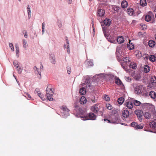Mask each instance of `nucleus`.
Returning <instances> with one entry per match:
<instances>
[{
    "label": "nucleus",
    "instance_id": "obj_1",
    "mask_svg": "<svg viewBox=\"0 0 156 156\" xmlns=\"http://www.w3.org/2000/svg\"><path fill=\"white\" fill-rule=\"evenodd\" d=\"M143 88V86L140 85H137L134 88V92L135 94H141V91Z\"/></svg>",
    "mask_w": 156,
    "mask_h": 156
},
{
    "label": "nucleus",
    "instance_id": "obj_2",
    "mask_svg": "<svg viewBox=\"0 0 156 156\" xmlns=\"http://www.w3.org/2000/svg\"><path fill=\"white\" fill-rule=\"evenodd\" d=\"M134 113L137 115L138 119L140 122H142L143 120V115H144L143 111L140 110H136L135 111Z\"/></svg>",
    "mask_w": 156,
    "mask_h": 156
},
{
    "label": "nucleus",
    "instance_id": "obj_3",
    "mask_svg": "<svg viewBox=\"0 0 156 156\" xmlns=\"http://www.w3.org/2000/svg\"><path fill=\"white\" fill-rule=\"evenodd\" d=\"M47 92H49V90L51 91L50 93L51 94H49L48 93H47L46 94V96L47 98V99L49 101H52L53 100V98H52V93H53V91L52 90V89L49 88L46 90Z\"/></svg>",
    "mask_w": 156,
    "mask_h": 156
},
{
    "label": "nucleus",
    "instance_id": "obj_4",
    "mask_svg": "<svg viewBox=\"0 0 156 156\" xmlns=\"http://www.w3.org/2000/svg\"><path fill=\"white\" fill-rule=\"evenodd\" d=\"M133 102L130 100H127L125 104V105L129 108L131 109L133 108Z\"/></svg>",
    "mask_w": 156,
    "mask_h": 156
},
{
    "label": "nucleus",
    "instance_id": "obj_5",
    "mask_svg": "<svg viewBox=\"0 0 156 156\" xmlns=\"http://www.w3.org/2000/svg\"><path fill=\"white\" fill-rule=\"evenodd\" d=\"M99 104L98 103H97L92 106L91 108V110L95 113L98 112L99 110V108L98 107Z\"/></svg>",
    "mask_w": 156,
    "mask_h": 156
},
{
    "label": "nucleus",
    "instance_id": "obj_6",
    "mask_svg": "<svg viewBox=\"0 0 156 156\" xmlns=\"http://www.w3.org/2000/svg\"><path fill=\"white\" fill-rule=\"evenodd\" d=\"M96 118V116L94 113L90 112L88 114V120H94Z\"/></svg>",
    "mask_w": 156,
    "mask_h": 156
},
{
    "label": "nucleus",
    "instance_id": "obj_7",
    "mask_svg": "<svg viewBox=\"0 0 156 156\" xmlns=\"http://www.w3.org/2000/svg\"><path fill=\"white\" fill-rule=\"evenodd\" d=\"M105 13L104 10L102 9H99L98 10L97 15L100 17L103 16H104Z\"/></svg>",
    "mask_w": 156,
    "mask_h": 156
},
{
    "label": "nucleus",
    "instance_id": "obj_8",
    "mask_svg": "<svg viewBox=\"0 0 156 156\" xmlns=\"http://www.w3.org/2000/svg\"><path fill=\"white\" fill-rule=\"evenodd\" d=\"M129 115V112L127 110H124L122 112L123 117L124 118L128 117Z\"/></svg>",
    "mask_w": 156,
    "mask_h": 156
},
{
    "label": "nucleus",
    "instance_id": "obj_9",
    "mask_svg": "<svg viewBox=\"0 0 156 156\" xmlns=\"http://www.w3.org/2000/svg\"><path fill=\"white\" fill-rule=\"evenodd\" d=\"M117 42L119 44L122 43L124 42V40L123 37L122 36H119L117 38Z\"/></svg>",
    "mask_w": 156,
    "mask_h": 156
},
{
    "label": "nucleus",
    "instance_id": "obj_10",
    "mask_svg": "<svg viewBox=\"0 0 156 156\" xmlns=\"http://www.w3.org/2000/svg\"><path fill=\"white\" fill-rule=\"evenodd\" d=\"M80 103L81 104H84L86 103L87 100L84 96H82L80 98Z\"/></svg>",
    "mask_w": 156,
    "mask_h": 156
},
{
    "label": "nucleus",
    "instance_id": "obj_11",
    "mask_svg": "<svg viewBox=\"0 0 156 156\" xmlns=\"http://www.w3.org/2000/svg\"><path fill=\"white\" fill-rule=\"evenodd\" d=\"M129 44H127V48L130 50L133 49L134 47V44L133 43L130 42L131 41L130 40H129Z\"/></svg>",
    "mask_w": 156,
    "mask_h": 156
},
{
    "label": "nucleus",
    "instance_id": "obj_12",
    "mask_svg": "<svg viewBox=\"0 0 156 156\" xmlns=\"http://www.w3.org/2000/svg\"><path fill=\"white\" fill-rule=\"evenodd\" d=\"M104 24L107 26H109L111 23V21L110 19H105L104 21Z\"/></svg>",
    "mask_w": 156,
    "mask_h": 156
},
{
    "label": "nucleus",
    "instance_id": "obj_13",
    "mask_svg": "<svg viewBox=\"0 0 156 156\" xmlns=\"http://www.w3.org/2000/svg\"><path fill=\"white\" fill-rule=\"evenodd\" d=\"M149 126L151 128L155 129L156 127V122L153 121L150 122Z\"/></svg>",
    "mask_w": 156,
    "mask_h": 156
},
{
    "label": "nucleus",
    "instance_id": "obj_14",
    "mask_svg": "<svg viewBox=\"0 0 156 156\" xmlns=\"http://www.w3.org/2000/svg\"><path fill=\"white\" fill-rule=\"evenodd\" d=\"M144 115L145 119H151V114L148 112H145L144 114Z\"/></svg>",
    "mask_w": 156,
    "mask_h": 156
},
{
    "label": "nucleus",
    "instance_id": "obj_15",
    "mask_svg": "<svg viewBox=\"0 0 156 156\" xmlns=\"http://www.w3.org/2000/svg\"><path fill=\"white\" fill-rule=\"evenodd\" d=\"M86 92L85 88L84 87H82L81 88L79 91L80 94L81 95H84Z\"/></svg>",
    "mask_w": 156,
    "mask_h": 156
},
{
    "label": "nucleus",
    "instance_id": "obj_16",
    "mask_svg": "<svg viewBox=\"0 0 156 156\" xmlns=\"http://www.w3.org/2000/svg\"><path fill=\"white\" fill-rule=\"evenodd\" d=\"M150 97L152 98L155 99L156 98V94L154 91H151L149 94Z\"/></svg>",
    "mask_w": 156,
    "mask_h": 156
},
{
    "label": "nucleus",
    "instance_id": "obj_17",
    "mask_svg": "<svg viewBox=\"0 0 156 156\" xmlns=\"http://www.w3.org/2000/svg\"><path fill=\"white\" fill-rule=\"evenodd\" d=\"M115 83L118 85H120L121 87L123 86V84L122 83L121 80L119 78H117L115 80Z\"/></svg>",
    "mask_w": 156,
    "mask_h": 156
},
{
    "label": "nucleus",
    "instance_id": "obj_18",
    "mask_svg": "<svg viewBox=\"0 0 156 156\" xmlns=\"http://www.w3.org/2000/svg\"><path fill=\"white\" fill-rule=\"evenodd\" d=\"M128 5V3L126 1H123L121 4V6L122 8H126Z\"/></svg>",
    "mask_w": 156,
    "mask_h": 156
},
{
    "label": "nucleus",
    "instance_id": "obj_19",
    "mask_svg": "<svg viewBox=\"0 0 156 156\" xmlns=\"http://www.w3.org/2000/svg\"><path fill=\"white\" fill-rule=\"evenodd\" d=\"M136 53V56L137 58H140L142 56V54L140 51H137Z\"/></svg>",
    "mask_w": 156,
    "mask_h": 156
},
{
    "label": "nucleus",
    "instance_id": "obj_20",
    "mask_svg": "<svg viewBox=\"0 0 156 156\" xmlns=\"http://www.w3.org/2000/svg\"><path fill=\"white\" fill-rule=\"evenodd\" d=\"M155 44V42L152 40H150L148 42V45L151 47H153Z\"/></svg>",
    "mask_w": 156,
    "mask_h": 156
},
{
    "label": "nucleus",
    "instance_id": "obj_21",
    "mask_svg": "<svg viewBox=\"0 0 156 156\" xmlns=\"http://www.w3.org/2000/svg\"><path fill=\"white\" fill-rule=\"evenodd\" d=\"M106 108L109 110H112L113 109V107L111 104L107 103L106 104Z\"/></svg>",
    "mask_w": 156,
    "mask_h": 156
},
{
    "label": "nucleus",
    "instance_id": "obj_22",
    "mask_svg": "<svg viewBox=\"0 0 156 156\" xmlns=\"http://www.w3.org/2000/svg\"><path fill=\"white\" fill-rule=\"evenodd\" d=\"M127 12L129 15L132 16L133 13V10L132 8L129 9H127Z\"/></svg>",
    "mask_w": 156,
    "mask_h": 156
},
{
    "label": "nucleus",
    "instance_id": "obj_23",
    "mask_svg": "<svg viewBox=\"0 0 156 156\" xmlns=\"http://www.w3.org/2000/svg\"><path fill=\"white\" fill-rule=\"evenodd\" d=\"M152 17L151 16L149 15H147L146 16L145 18V20L147 22H149L151 20Z\"/></svg>",
    "mask_w": 156,
    "mask_h": 156
},
{
    "label": "nucleus",
    "instance_id": "obj_24",
    "mask_svg": "<svg viewBox=\"0 0 156 156\" xmlns=\"http://www.w3.org/2000/svg\"><path fill=\"white\" fill-rule=\"evenodd\" d=\"M23 96L25 97H26L28 100H30L31 99H32V98L31 97L30 95L27 92H25L24 93Z\"/></svg>",
    "mask_w": 156,
    "mask_h": 156
},
{
    "label": "nucleus",
    "instance_id": "obj_25",
    "mask_svg": "<svg viewBox=\"0 0 156 156\" xmlns=\"http://www.w3.org/2000/svg\"><path fill=\"white\" fill-rule=\"evenodd\" d=\"M150 70V68L149 66L146 65L144 67V72L145 73H147Z\"/></svg>",
    "mask_w": 156,
    "mask_h": 156
},
{
    "label": "nucleus",
    "instance_id": "obj_26",
    "mask_svg": "<svg viewBox=\"0 0 156 156\" xmlns=\"http://www.w3.org/2000/svg\"><path fill=\"white\" fill-rule=\"evenodd\" d=\"M136 65L135 63L131 62L129 65V67L133 69H135L136 68Z\"/></svg>",
    "mask_w": 156,
    "mask_h": 156
},
{
    "label": "nucleus",
    "instance_id": "obj_27",
    "mask_svg": "<svg viewBox=\"0 0 156 156\" xmlns=\"http://www.w3.org/2000/svg\"><path fill=\"white\" fill-rule=\"evenodd\" d=\"M124 101V99L122 97L119 98L118 100V103L120 105H122Z\"/></svg>",
    "mask_w": 156,
    "mask_h": 156
},
{
    "label": "nucleus",
    "instance_id": "obj_28",
    "mask_svg": "<svg viewBox=\"0 0 156 156\" xmlns=\"http://www.w3.org/2000/svg\"><path fill=\"white\" fill-rule=\"evenodd\" d=\"M144 127V125L143 124H141L138 125L137 124L136 126V129H142Z\"/></svg>",
    "mask_w": 156,
    "mask_h": 156
},
{
    "label": "nucleus",
    "instance_id": "obj_29",
    "mask_svg": "<svg viewBox=\"0 0 156 156\" xmlns=\"http://www.w3.org/2000/svg\"><path fill=\"white\" fill-rule=\"evenodd\" d=\"M142 94L143 95H145V96H147L148 95V93L146 91V87H144L143 88V90L141 91V94Z\"/></svg>",
    "mask_w": 156,
    "mask_h": 156
},
{
    "label": "nucleus",
    "instance_id": "obj_30",
    "mask_svg": "<svg viewBox=\"0 0 156 156\" xmlns=\"http://www.w3.org/2000/svg\"><path fill=\"white\" fill-rule=\"evenodd\" d=\"M50 58L51 60V62L53 64H55V58L54 55L51 56L50 57Z\"/></svg>",
    "mask_w": 156,
    "mask_h": 156
},
{
    "label": "nucleus",
    "instance_id": "obj_31",
    "mask_svg": "<svg viewBox=\"0 0 156 156\" xmlns=\"http://www.w3.org/2000/svg\"><path fill=\"white\" fill-rule=\"evenodd\" d=\"M103 98L106 101H110V98L108 95L106 94H104L103 95Z\"/></svg>",
    "mask_w": 156,
    "mask_h": 156
},
{
    "label": "nucleus",
    "instance_id": "obj_32",
    "mask_svg": "<svg viewBox=\"0 0 156 156\" xmlns=\"http://www.w3.org/2000/svg\"><path fill=\"white\" fill-rule=\"evenodd\" d=\"M140 4L142 6H145L147 5V2L146 0H140Z\"/></svg>",
    "mask_w": 156,
    "mask_h": 156
},
{
    "label": "nucleus",
    "instance_id": "obj_33",
    "mask_svg": "<svg viewBox=\"0 0 156 156\" xmlns=\"http://www.w3.org/2000/svg\"><path fill=\"white\" fill-rule=\"evenodd\" d=\"M149 59L152 62H154L156 60V58L154 55H151L149 58Z\"/></svg>",
    "mask_w": 156,
    "mask_h": 156
},
{
    "label": "nucleus",
    "instance_id": "obj_34",
    "mask_svg": "<svg viewBox=\"0 0 156 156\" xmlns=\"http://www.w3.org/2000/svg\"><path fill=\"white\" fill-rule=\"evenodd\" d=\"M90 100L93 103H94L97 102V100L95 99V98L94 96H92L90 98Z\"/></svg>",
    "mask_w": 156,
    "mask_h": 156
},
{
    "label": "nucleus",
    "instance_id": "obj_35",
    "mask_svg": "<svg viewBox=\"0 0 156 156\" xmlns=\"http://www.w3.org/2000/svg\"><path fill=\"white\" fill-rule=\"evenodd\" d=\"M133 102V104L136 106H139L140 104V102L136 100H135Z\"/></svg>",
    "mask_w": 156,
    "mask_h": 156
},
{
    "label": "nucleus",
    "instance_id": "obj_36",
    "mask_svg": "<svg viewBox=\"0 0 156 156\" xmlns=\"http://www.w3.org/2000/svg\"><path fill=\"white\" fill-rule=\"evenodd\" d=\"M151 81L152 83H156V77L154 76L151 77Z\"/></svg>",
    "mask_w": 156,
    "mask_h": 156
},
{
    "label": "nucleus",
    "instance_id": "obj_37",
    "mask_svg": "<svg viewBox=\"0 0 156 156\" xmlns=\"http://www.w3.org/2000/svg\"><path fill=\"white\" fill-rule=\"evenodd\" d=\"M37 95L42 100H44V95L42 94L41 93H38Z\"/></svg>",
    "mask_w": 156,
    "mask_h": 156
},
{
    "label": "nucleus",
    "instance_id": "obj_38",
    "mask_svg": "<svg viewBox=\"0 0 156 156\" xmlns=\"http://www.w3.org/2000/svg\"><path fill=\"white\" fill-rule=\"evenodd\" d=\"M23 46L24 48H26L27 47V45L26 42V40L25 39H23Z\"/></svg>",
    "mask_w": 156,
    "mask_h": 156
},
{
    "label": "nucleus",
    "instance_id": "obj_39",
    "mask_svg": "<svg viewBox=\"0 0 156 156\" xmlns=\"http://www.w3.org/2000/svg\"><path fill=\"white\" fill-rule=\"evenodd\" d=\"M34 69L35 71V73L37 74H39V75L41 76V73L39 72L37 70V68L36 66H34Z\"/></svg>",
    "mask_w": 156,
    "mask_h": 156
},
{
    "label": "nucleus",
    "instance_id": "obj_40",
    "mask_svg": "<svg viewBox=\"0 0 156 156\" xmlns=\"http://www.w3.org/2000/svg\"><path fill=\"white\" fill-rule=\"evenodd\" d=\"M141 28L143 30L146 29L147 28V26L144 24H140Z\"/></svg>",
    "mask_w": 156,
    "mask_h": 156
},
{
    "label": "nucleus",
    "instance_id": "obj_41",
    "mask_svg": "<svg viewBox=\"0 0 156 156\" xmlns=\"http://www.w3.org/2000/svg\"><path fill=\"white\" fill-rule=\"evenodd\" d=\"M67 43V51L68 53H70V50H69V41H68V39H66Z\"/></svg>",
    "mask_w": 156,
    "mask_h": 156
},
{
    "label": "nucleus",
    "instance_id": "obj_42",
    "mask_svg": "<svg viewBox=\"0 0 156 156\" xmlns=\"http://www.w3.org/2000/svg\"><path fill=\"white\" fill-rule=\"evenodd\" d=\"M108 39V41H109L111 43H114L115 42V41L112 38H110V37H109L108 38V39Z\"/></svg>",
    "mask_w": 156,
    "mask_h": 156
},
{
    "label": "nucleus",
    "instance_id": "obj_43",
    "mask_svg": "<svg viewBox=\"0 0 156 156\" xmlns=\"http://www.w3.org/2000/svg\"><path fill=\"white\" fill-rule=\"evenodd\" d=\"M81 118L83 120H88V116L87 115L86 116L83 115L81 116Z\"/></svg>",
    "mask_w": 156,
    "mask_h": 156
},
{
    "label": "nucleus",
    "instance_id": "obj_44",
    "mask_svg": "<svg viewBox=\"0 0 156 156\" xmlns=\"http://www.w3.org/2000/svg\"><path fill=\"white\" fill-rule=\"evenodd\" d=\"M137 124V123L135 122H133L131 123V126L132 127H134L136 129V126Z\"/></svg>",
    "mask_w": 156,
    "mask_h": 156
},
{
    "label": "nucleus",
    "instance_id": "obj_45",
    "mask_svg": "<svg viewBox=\"0 0 156 156\" xmlns=\"http://www.w3.org/2000/svg\"><path fill=\"white\" fill-rule=\"evenodd\" d=\"M104 34L105 37L107 39L109 37V34L108 33H107L106 31H104Z\"/></svg>",
    "mask_w": 156,
    "mask_h": 156
},
{
    "label": "nucleus",
    "instance_id": "obj_46",
    "mask_svg": "<svg viewBox=\"0 0 156 156\" xmlns=\"http://www.w3.org/2000/svg\"><path fill=\"white\" fill-rule=\"evenodd\" d=\"M27 10L28 16H29L30 15L31 11L30 10V8L29 7V5H28L27 6Z\"/></svg>",
    "mask_w": 156,
    "mask_h": 156
},
{
    "label": "nucleus",
    "instance_id": "obj_47",
    "mask_svg": "<svg viewBox=\"0 0 156 156\" xmlns=\"http://www.w3.org/2000/svg\"><path fill=\"white\" fill-rule=\"evenodd\" d=\"M16 49V54L17 55V54L19 53V48L18 46L17 45H16L15 46Z\"/></svg>",
    "mask_w": 156,
    "mask_h": 156
},
{
    "label": "nucleus",
    "instance_id": "obj_48",
    "mask_svg": "<svg viewBox=\"0 0 156 156\" xmlns=\"http://www.w3.org/2000/svg\"><path fill=\"white\" fill-rule=\"evenodd\" d=\"M94 64L92 60H90L88 61V66H92Z\"/></svg>",
    "mask_w": 156,
    "mask_h": 156
},
{
    "label": "nucleus",
    "instance_id": "obj_49",
    "mask_svg": "<svg viewBox=\"0 0 156 156\" xmlns=\"http://www.w3.org/2000/svg\"><path fill=\"white\" fill-rule=\"evenodd\" d=\"M13 64L16 67V68H18L19 67V66L18 64V62L16 61H14Z\"/></svg>",
    "mask_w": 156,
    "mask_h": 156
},
{
    "label": "nucleus",
    "instance_id": "obj_50",
    "mask_svg": "<svg viewBox=\"0 0 156 156\" xmlns=\"http://www.w3.org/2000/svg\"><path fill=\"white\" fill-rule=\"evenodd\" d=\"M18 71V73L19 74H20L23 70V69L21 68L19 66L18 68H17Z\"/></svg>",
    "mask_w": 156,
    "mask_h": 156
},
{
    "label": "nucleus",
    "instance_id": "obj_51",
    "mask_svg": "<svg viewBox=\"0 0 156 156\" xmlns=\"http://www.w3.org/2000/svg\"><path fill=\"white\" fill-rule=\"evenodd\" d=\"M9 47L11 48V50H12L13 51H14V48L13 46V44L12 43H9Z\"/></svg>",
    "mask_w": 156,
    "mask_h": 156
},
{
    "label": "nucleus",
    "instance_id": "obj_52",
    "mask_svg": "<svg viewBox=\"0 0 156 156\" xmlns=\"http://www.w3.org/2000/svg\"><path fill=\"white\" fill-rule=\"evenodd\" d=\"M67 73L69 74H70L71 72V68L70 67H67Z\"/></svg>",
    "mask_w": 156,
    "mask_h": 156
},
{
    "label": "nucleus",
    "instance_id": "obj_53",
    "mask_svg": "<svg viewBox=\"0 0 156 156\" xmlns=\"http://www.w3.org/2000/svg\"><path fill=\"white\" fill-rule=\"evenodd\" d=\"M124 59L123 60V61L126 62H128L130 61L128 57H126L125 58H124Z\"/></svg>",
    "mask_w": 156,
    "mask_h": 156
},
{
    "label": "nucleus",
    "instance_id": "obj_54",
    "mask_svg": "<svg viewBox=\"0 0 156 156\" xmlns=\"http://www.w3.org/2000/svg\"><path fill=\"white\" fill-rule=\"evenodd\" d=\"M23 34L24 37L25 38H27V32L26 31H24Z\"/></svg>",
    "mask_w": 156,
    "mask_h": 156
},
{
    "label": "nucleus",
    "instance_id": "obj_55",
    "mask_svg": "<svg viewBox=\"0 0 156 156\" xmlns=\"http://www.w3.org/2000/svg\"><path fill=\"white\" fill-rule=\"evenodd\" d=\"M58 25L59 28H61L62 27V25L61 23H60V22L58 21Z\"/></svg>",
    "mask_w": 156,
    "mask_h": 156
},
{
    "label": "nucleus",
    "instance_id": "obj_56",
    "mask_svg": "<svg viewBox=\"0 0 156 156\" xmlns=\"http://www.w3.org/2000/svg\"><path fill=\"white\" fill-rule=\"evenodd\" d=\"M104 120L105 121H107V122L108 123H112V122H111L110 120H108V119H104Z\"/></svg>",
    "mask_w": 156,
    "mask_h": 156
},
{
    "label": "nucleus",
    "instance_id": "obj_57",
    "mask_svg": "<svg viewBox=\"0 0 156 156\" xmlns=\"http://www.w3.org/2000/svg\"><path fill=\"white\" fill-rule=\"evenodd\" d=\"M66 1L68 2V4H70L72 2L71 0H66Z\"/></svg>",
    "mask_w": 156,
    "mask_h": 156
},
{
    "label": "nucleus",
    "instance_id": "obj_58",
    "mask_svg": "<svg viewBox=\"0 0 156 156\" xmlns=\"http://www.w3.org/2000/svg\"><path fill=\"white\" fill-rule=\"evenodd\" d=\"M100 75H101V74L96 75L95 76H93V78H96V77H98V76H99Z\"/></svg>",
    "mask_w": 156,
    "mask_h": 156
},
{
    "label": "nucleus",
    "instance_id": "obj_59",
    "mask_svg": "<svg viewBox=\"0 0 156 156\" xmlns=\"http://www.w3.org/2000/svg\"><path fill=\"white\" fill-rule=\"evenodd\" d=\"M39 90L38 89H36L34 91L35 93H38V92H39Z\"/></svg>",
    "mask_w": 156,
    "mask_h": 156
},
{
    "label": "nucleus",
    "instance_id": "obj_60",
    "mask_svg": "<svg viewBox=\"0 0 156 156\" xmlns=\"http://www.w3.org/2000/svg\"><path fill=\"white\" fill-rule=\"evenodd\" d=\"M44 28H42V34H43L44 33Z\"/></svg>",
    "mask_w": 156,
    "mask_h": 156
},
{
    "label": "nucleus",
    "instance_id": "obj_61",
    "mask_svg": "<svg viewBox=\"0 0 156 156\" xmlns=\"http://www.w3.org/2000/svg\"><path fill=\"white\" fill-rule=\"evenodd\" d=\"M43 67L42 65H41V67H40L41 70H43Z\"/></svg>",
    "mask_w": 156,
    "mask_h": 156
},
{
    "label": "nucleus",
    "instance_id": "obj_62",
    "mask_svg": "<svg viewBox=\"0 0 156 156\" xmlns=\"http://www.w3.org/2000/svg\"><path fill=\"white\" fill-rule=\"evenodd\" d=\"M44 25H45V23H42V28H44Z\"/></svg>",
    "mask_w": 156,
    "mask_h": 156
},
{
    "label": "nucleus",
    "instance_id": "obj_63",
    "mask_svg": "<svg viewBox=\"0 0 156 156\" xmlns=\"http://www.w3.org/2000/svg\"><path fill=\"white\" fill-rule=\"evenodd\" d=\"M92 27H93V31H94V24H92Z\"/></svg>",
    "mask_w": 156,
    "mask_h": 156
},
{
    "label": "nucleus",
    "instance_id": "obj_64",
    "mask_svg": "<svg viewBox=\"0 0 156 156\" xmlns=\"http://www.w3.org/2000/svg\"><path fill=\"white\" fill-rule=\"evenodd\" d=\"M155 39L156 40V34H155Z\"/></svg>",
    "mask_w": 156,
    "mask_h": 156
}]
</instances>
